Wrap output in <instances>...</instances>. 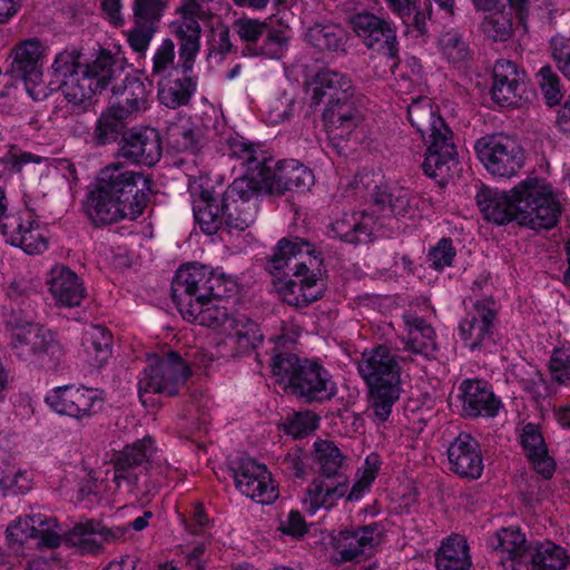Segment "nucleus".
I'll return each instance as SVG.
<instances>
[{"label":"nucleus","instance_id":"obj_1","mask_svg":"<svg viewBox=\"0 0 570 570\" xmlns=\"http://www.w3.org/2000/svg\"><path fill=\"white\" fill-rule=\"evenodd\" d=\"M476 204L489 222L505 225L514 220L537 232L553 228L562 212L552 186L539 177H528L510 191L482 188L476 194Z\"/></svg>","mask_w":570,"mask_h":570},{"label":"nucleus","instance_id":"obj_2","mask_svg":"<svg viewBox=\"0 0 570 570\" xmlns=\"http://www.w3.org/2000/svg\"><path fill=\"white\" fill-rule=\"evenodd\" d=\"M141 174L122 164L102 168L87 197L86 212L95 225L120 219H136L142 214V195L138 189Z\"/></svg>","mask_w":570,"mask_h":570},{"label":"nucleus","instance_id":"obj_3","mask_svg":"<svg viewBox=\"0 0 570 570\" xmlns=\"http://www.w3.org/2000/svg\"><path fill=\"white\" fill-rule=\"evenodd\" d=\"M399 348L377 345L365 350L357 363V371L370 391L373 414L380 423L390 417L394 403L400 399L401 363L412 361Z\"/></svg>","mask_w":570,"mask_h":570},{"label":"nucleus","instance_id":"obj_4","mask_svg":"<svg viewBox=\"0 0 570 570\" xmlns=\"http://www.w3.org/2000/svg\"><path fill=\"white\" fill-rule=\"evenodd\" d=\"M407 118L426 144L422 164L424 173L443 179L450 171V163L456 156V146L451 128L436 114L431 100L420 97L407 107Z\"/></svg>","mask_w":570,"mask_h":570},{"label":"nucleus","instance_id":"obj_5","mask_svg":"<svg viewBox=\"0 0 570 570\" xmlns=\"http://www.w3.org/2000/svg\"><path fill=\"white\" fill-rule=\"evenodd\" d=\"M272 373L284 390L307 403L331 400L335 383L326 368L296 354L281 353L272 358Z\"/></svg>","mask_w":570,"mask_h":570},{"label":"nucleus","instance_id":"obj_6","mask_svg":"<svg viewBox=\"0 0 570 570\" xmlns=\"http://www.w3.org/2000/svg\"><path fill=\"white\" fill-rule=\"evenodd\" d=\"M236 282L224 273L189 263L177 269L171 282V298L179 313H183L214 296H232L236 292Z\"/></svg>","mask_w":570,"mask_h":570},{"label":"nucleus","instance_id":"obj_7","mask_svg":"<svg viewBox=\"0 0 570 570\" xmlns=\"http://www.w3.org/2000/svg\"><path fill=\"white\" fill-rule=\"evenodd\" d=\"M10 345L22 360L33 356L41 362L56 364L60 361L63 350L55 334L35 323L31 315L21 317L12 314L8 320Z\"/></svg>","mask_w":570,"mask_h":570},{"label":"nucleus","instance_id":"obj_8","mask_svg":"<svg viewBox=\"0 0 570 570\" xmlns=\"http://www.w3.org/2000/svg\"><path fill=\"white\" fill-rule=\"evenodd\" d=\"M62 527L56 519L45 514L19 517L7 528V541L14 559L27 556L32 547L56 548L61 542Z\"/></svg>","mask_w":570,"mask_h":570},{"label":"nucleus","instance_id":"obj_9","mask_svg":"<svg viewBox=\"0 0 570 570\" xmlns=\"http://www.w3.org/2000/svg\"><path fill=\"white\" fill-rule=\"evenodd\" d=\"M105 401L102 390L80 383L52 387L45 396V403L52 412L76 421L96 416L102 411Z\"/></svg>","mask_w":570,"mask_h":570},{"label":"nucleus","instance_id":"obj_10","mask_svg":"<svg viewBox=\"0 0 570 570\" xmlns=\"http://www.w3.org/2000/svg\"><path fill=\"white\" fill-rule=\"evenodd\" d=\"M498 306L492 297L478 299L459 325V334L471 351L492 353L498 350Z\"/></svg>","mask_w":570,"mask_h":570},{"label":"nucleus","instance_id":"obj_11","mask_svg":"<svg viewBox=\"0 0 570 570\" xmlns=\"http://www.w3.org/2000/svg\"><path fill=\"white\" fill-rule=\"evenodd\" d=\"M189 376L188 365L171 350L148 354L145 358V392L173 396Z\"/></svg>","mask_w":570,"mask_h":570},{"label":"nucleus","instance_id":"obj_12","mask_svg":"<svg viewBox=\"0 0 570 570\" xmlns=\"http://www.w3.org/2000/svg\"><path fill=\"white\" fill-rule=\"evenodd\" d=\"M259 193V185L250 179H235L227 187L222 198V210L228 233L243 232L254 223Z\"/></svg>","mask_w":570,"mask_h":570},{"label":"nucleus","instance_id":"obj_13","mask_svg":"<svg viewBox=\"0 0 570 570\" xmlns=\"http://www.w3.org/2000/svg\"><path fill=\"white\" fill-rule=\"evenodd\" d=\"M474 149L485 169L493 176H514L523 166L524 156L521 147L503 135L481 137Z\"/></svg>","mask_w":570,"mask_h":570},{"label":"nucleus","instance_id":"obj_14","mask_svg":"<svg viewBox=\"0 0 570 570\" xmlns=\"http://www.w3.org/2000/svg\"><path fill=\"white\" fill-rule=\"evenodd\" d=\"M112 62L108 56H99L87 67L79 68L62 81L61 90L68 102L86 106L94 95L107 88L112 78Z\"/></svg>","mask_w":570,"mask_h":570},{"label":"nucleus","instance_id":"obj_15","mask_svg":"<svg viewBox=\"0 0 570 570\" xmlns=\"http://www.w3.org/2000/svg\"><path fill=\"white\" fill-rule=\"evenodd\" d=\"M351 28L361 42L371 51L395 60L399 53L396 28L393 22L370 11L355 13Z\"/></svg>","mask_w":570,"mask_h":570},{"label":"nucleus","instance_id":"obj_16","mask_svg":"<svg viewBox=\"0 0 570 570\" xmlns=\"http://www.w3.org/2000/svg\"><path fill=\"white\" fill-rule=\"evenodd\" d=\"M313 181L314 175L311 169L296 159H286L275 166L268 163L258 185L266 194L282 196L289 190L308 189Z\"/></svg>","mask_w":570,"mask_h":570},{"label":"nucleus","instance_id":"obj_17","mask_svg":"<svg viewBox=\"0 0 570 570\" xmlns=\"http://www.w3.org/2000/svg\"><path fill=\"white\" fill-rule=\"evenodd\" d=\"M1 230L7 243L29 255L42 254L48 248V229L31 213L8 216Z\"/></svg>","mask_w":570,"mask_h":570},{"label":"nucleus","instance_id":"obj_18","mask_svg":"<svg viewBox=\"0 0 570 570\" xmlns=\"http://www.w3.org/2000/svg\"><path fill=\"white\" fill-rule=\"evenodd\" d=\"M236 488L261 504H271L278 498V490L265 464L253 459H243L234 470Z\"/></svg>","mask_w":570,"mask_h":570},{"label":"nucleus","instance_id":"obj_19","mask_svg":"<svg viewBox=\"0 0 570 570\" xmlns=\"http://www.w3.org/2000/svg\"><path fill=\"white\" fill-rule=\"evenodd\" d=\"M129 530V525L106 527L99 521L85 520L76 523L71 530L62 529V537L67 543L76 547L82 553H96L105 544L122 539Z\"/></svg>","mask_w":570,"mask_h":570},{"label":"nucleus","instance_id":"obj_20","mask_svg":"<svg viewBox=\"0 0 570 570\" xmlns=\"http://www.w3.org/2000/svg\"><path fill=\"white\" fill-rule=\"evenodd\" d=\"M525 73L511 60L500 59L493 67L491 96L502 107H520L525 91Z\"/></svg>","mask_w":570,"mask_h":570},{"label":"nucleus","instance_id":"obj_21","mask_svg":"<svg viewBox=\"0 0 570 570\" xmlns=\"http://www.w3.org/2000/svg\"><path fill=\"white\" fill-rule=\"evenodd\" d=\"M451 472L461 479L473 481L481 478L484 469L479 442L468 433H460L448 446Z\"/></svg>","mask_w":570,"mask_h":570},{"label":"nucleus","instance_id":"obj_22","mask_svg":"<svg viewBox=\"0 0 570 570\" xmlns=\"http://www.w3.org/2000/svg\"><path fill=\"white\" fill-rule=\"evenodd\" d=\"M417 198L410 189L399 185H380L372 195V215L382 218H412L416 214Z\"/></svg>","mask_w":570,"mask_h":570},{"label":"nucleus","instance_id":"obj_23","mask_svg":"<svg viewBox=\"0 0 570 570\" xmlns=\"http://www.w3.org/2000/svg\"><path fill=\"white\" fill-rule=\"evenodd\" d=\"M331 140L347 139L363 122L364 115L353 96L327 105L322 114Z\"/></svg>","mask_w":570,"mask_h":570},{"label":"nucleus","instance_id":"obj_24","mask_svg":"<svg viewBox=\"0 0 570 570\" xmlns=\"http://www.w3.org/2000/svg\"><path fill=\"white\" fill-rule=\"evenodd\" d=\"M459 397L464 417H493L502 405L488 383L481 380H464L459 386Z\"/></svg>","mask_w":570,"mask_h":570},{"label":"nucleus","instance_id":"obj_25","mask_svg":"<svg viewBox=\"0 0 570 570\" xmlns=\"http://www.w3.org/2000/svg\"><path fill=\"white\" fill-rule=\"evenodd\" d=\"M46 48L36 38L26 39L13 49V71L22 78L30 96H33V89L41 83Z\"/></svg>","mask_w":570,"mask_h":570},{"label":"nucleus","instance_id":"obj_26","mask_svg":"<svg viewBox=\"0 0 570 570\" xmlns=\"http://www.w3.org/2000/svg\"><path fill=\"white\" fill-rule=\"evenodd\" d=\"M381 542V527L379 523H371L356 529H345L334 538V548L341 561L355 560Z\"/></svg>","mask_w":570,"mask_h":570},{"label":"nucleus","instance_id":"obj_27","mask_svg":"<svg viewBox=\"0 0 570 570\" xmlns=\"http://www.w3.org/2000/svg\"><path fill=\"white\" fill-rule=\"evenodd\" d=\"M204 139V124L187 114L179 112L167 127V144L177 153L196 154L203 147Z\"/></svg>","mask_w":570,"mask_h":570},{"label":"nucleus","instance_id":"obj_28","mask_svg":"<svg viewBox=\"0 0 570 570\" xmlns=\"http://www.w3.org/2000/svg\"><path fill=\"white\" fill-rule=\"evenodd\" d=\"M406 336L402 338L403 347L399 351L405 355H421L424 358H432L436 352V340L434 328L422 317L405 313L403 315Z\"/></svg>","mask_w":570,"mask_h":570},{"label":"nucleus","instance_id":"obj_29","mask_svg":"<svg viewBox=\"0 0 570 570\" xmlns=\"http://www.w3.org/2000/svg\"><path fill=\"white\" fill-rule=\"evenodd\" d=\"M296 279L289 281L282 291L283 301L297 308L306 307L323 294V283L306 262L298 263L294 274Z\"/></svg>","mask_w":570,"mask_h":570},{"label":"nucleus","instance_id":"obj_30","mask_svg":"<svg viewBox=\"0 0 570 570\" xmlns=\"http://www.w3.org/2000/svg\"><path fill=\"white\" fill-rule=\"evenodd\" d=\"M312 87V105L321 104L331 105L353 96L354 89L352 79L343 72L322 69L313 78Z\"/></svg>","mask_w":570,"mask_h":570},{"label":"nucleus","instance_id":"obj_31","mask_svg":"<svg viewBox=\"0 0 570 570\" xmlns=\"http://www.w3.org/2000/svg\"><path fill=\"white\" fill-rule=\"evenodd\" d=\"M347 493V479L314 478L306 488L304 504L308 513L330 510Z\"/></svg>","mask_w":570,"mask_h":570},{"label":"nucleus","instance_id":"obj_32","mask_svg":"<svg viewBox=\"0 0 570 570\" xmlns=\"http://www.w3.org/2000/svg\"><path fill=\"white\" fill-rule=\"evenodd\" d=\"M48 288L57 304L66 307L79 306L86 294L78 275L63 265H57L51 269Z\"/></svg>","mask_w":570,"mask_h":570},{"label":"nucleus","instance_id":"obj_33","mask_svg":"<svg viewBox=\"0 0 570 570\" xmlns=\"http://www.w3.org/2000/svg\"><path fill=\"white\" fill-rule=\"evenodd\" d=\"M306 253L312 267L318 268L322 263L321 253L315 246L301 237H284L278 240L271 259L267 262V269L272 273H281L288 266L292 258Z\"/></svg>","mask_w":570,"mask_h":570},{"label":"nucleus","instance_id":"obj_34","mask_svg":"<svg viewBox=\"0 0 570 570\" xmlns=\"http://www.w3.org/2000/svg\"><path fill=\"white\" fill-rule=\"evenodd\" d=\"M127 106L117 105L109 107L97 120L95 138L98 144L106 145L118 139L127 119L134 111L139 110L138 98H126Z\"/></svg>","mask_w":570,"mask_h":570},{"label":"nucleus","instance_id":"obj_35","mask_svg":"<svg viewBox=\"0 0 570 570\" xmlns=\"http://www.w3.org/2000/svg\"><path fill=\"white\" fill-rule=\"evenodd\" d=\"M197 85L198 78L195 75L164 76L158 80V100L170 109L187 106L197 90Z\"/></svg>","mask_w":570,"mask_h":570},{"label":"nucleus","instance_id":"obj_36","mask_svg":"<svg viewBox=\"0 0 570 570\" xmlns=\"http://www.w3.org/2000/svg\"><path fill=\"white\" fill-rule=\"evenodd\" d=\"M228 298L229 296H214L200 305L195 304V307L180 314L188 322L198 323L202 326L218 330L223 333L233 316L229 312Z\"/></svg>","mask_w":570,"mask_h":570},{"label":"nucleus","instance_id":"obj_37","mask_svg":"<svg viewBox=\"0 0 570 570\" xmlns=\"http://www.w3.org/2000/svg\"><path fill=\"white\" fill-rule=\"evenodd\" d=\"M313 465L318 476L343 480L347 479V456L331 440L317 439L313 444Z\"/></svg>","mask_w":570,"mask_h":570},{"label":"nucleus","instance_id":"obj_38","mask_svg":"<svg viewBox=\"0 0 570 570\" xmlns=\"http://www.w3.org/2000/svg\"><path fill=\"white\" fill-rule=\"evenodd\" d=\"M521 445L533 469L546 480L552 478L556 463L548 453L547 444L538 425L533 423L524 425L521 433Z\"/></svg>","mask_w":570,"mask_h":570},{"label":"nucleus","instance_id":"obj_39","mask_svg":"<svg viewBox=\"0 0 570 570\" xmlns=\"http://www.w3.org/2000/svg\"><path fill=\"white\" fill-rule=\"evenodd\" d=\"M377 219L367 212L353 213L344 215L332 224V232L335 237L350 244H360L371 240L374 225ZM381 226L383 224L380 223Z\"/></svg>","mask_w":570,"mask_h":570},{"label":"nucleus","instance_id":"obj_40","mask_svg":"<svg viewBox=\"0 0 570 570\" xmlns=\"http://www.w3.org/2000/svg\"><path fill=\"white\" fill-rule=\"evenodd\" d=\"M236 354H245L254 350L263 340V334L254 321L244 314H233L230 322L223 332Z\"/></svg>","mask_w":570,"mask_h":570},{"label":"nucleus","instance_id":"obj_41","mask_svg":"<svg viewBox=\"0 0 570 570\" xmlns=\"http://www.w3.org/2000/svg\"><path fill=\"white\" fill-rule=\"evenodd\" d=\"M86 362L95 368L102 367L112 354V335L101 325H90L83 333Z\"/></svg>","mask_w":570,"mask_h":570},{"label":"nucleus","instance_id":"obj_42","mask_svg":"<svg viewBox=\"0 0 570 570\" xmlns=\"http://www.w3.org/2000/svg\"><path fill=\"white\" fill-rule=\"evenodd\" d=\"M471 566L469 546L464 537L453 534L442 541V546L435 553L438 570H470Z\"/></svg>","mask_w":570,"mask_h":570},{"label":"nucleus","instance_id":"obj_43","mask_svg":"<svg viewBox=\"0 0 570 570\" xmlns=\"http://www.w3.org/2000/svg\"><path fill=\"white\" fill-rule=\"evenodd\" d=\"M230 156L240 161L246 173L239 179H250L252 183L259 181L268 163H273L266 155L250 142L243 139H234L229 144Z\"/></svg>","mask_w":570,"mask_h":570},{"label":"nucleus","instance_id":"obj_44","mask_svg":"<svg viewBox=\"0 0 570 570\" xmlns=\"http://www.w3.org/2000/svg\"><path fill=\"white\" fill-rule=\"evenodd\" d=\"M194 216L200 229L207 235L226 230L222 203L218 204L208 190H203L194 202Z\"/></svg>","mask_w":570,"mask_h":570},{"label":"nucleus","instance_id":"obj_45","mask_svg":"<svg viewBox=\"0 0 570 570\" xmlns=\"http://www.w3.org/2000/svg\"><path fill=\"white\" fill-rule=\"evenodd\" d=\"M306 40L321 51L344 52L346 33L338 24H315L307 30Z\"/></svg>","mask_w":570,"mask_h":570},{"label":"nucleus","instance_id":"obj_46","mask_svg":"<svg viewBox=\"0 0 570 570\" xmlns=\"http://www.w3.org/2000/svg\"><path fill=\"white\" fill-rule=\"evenodd\" d=\"M492 546L494 551L501 554V558H508L514 562L523 561L530 550L524 534L514 528H504L498 531Z\"/></svg>","mask_w":570,"mask_h":570},{"label":"nucleus","instance_id":"obj_47","mask_svg":"<svg viewBox=\"0 0 570 570\" xmlns=\"http://www.w3.org/2000/svg\"><path fill=\"white\" fill-rule=\"evenodd\" d=\"M570 558L564 548L551 541L537 543L531 554V570H564Z\"/></svg>","mask_w":570,"mask_h":570},{"label":"nucleus","instance_id":"obj_48","mask_svg":"<svg viewBox=\"0 0 570 570\" xmlns=\"http://www.w3.org/2000/svg\"><path fill=\"white\" fill-rule=\"evenodd\" d=\"M180 38L179 47V63L175 67L176 73L194 75L193 67L196 56L199 51V38L200 33L197 32V27L189 24L186 28V32L177 31Z\"/></svg>","mask_w":570,"mask_h":570},{"label":"nucleus","instance_id":"obj_49","mask_svg":"<svg viewBox=\"0 0 570 570\" xmlns=\"http://www.w3.org/2000/svg\"><path fill=\"white\" fill-rule=\"evenodd\" d=\"M142 463V444L136 442L132 446H126L115 459L114 465V481L118 484L120 480H127L128 482H136L137 474L132 473L131 470L136 469Z\"/></svg>","mask_w":570,"mask_h":570},{"label":"nucleus","instance_id":"obj_50","mask_svg":"<svg viewBox=\"0 0 570 570\" xmlns=\"http://www.w3.org/2000/svg\"><path fill=\"white\" fill-rule=\"evenodd\" d=\"M380 465L381 462L377 455L371 454L366 456L364 464L357 471L356 481L350 490L347 489V493L345 494L347 501H357L364 497L376 479Z\"/></svg>","mask_w":570,"mask_h":570},{"label":"nucleus","instance_id":"obj_51","mask_svg":"<svg viewBox=\"0 0 570 570\" xmlns=\"http://www.w3.org/2000/svg\"><path fill=\"white\" fill-rule=\"evenodd\" d=\"M390 61V69L399 81L400 90L412 91L422 85L421 66L415 58H411L405 65L400 62L399 57Z\"/></svg>","mask_w":570,"mask_h":570},{"label":"nucleus","instance_id":"obj_52","mask_svg":"<svg viewBox=\"0 0 570 570\" xmlns=\"http://www.w3.org/2000/svg\"><path fill=\"white\" fill-rule=\"evenodd\" d=\"M481 29L493 41H507L513 33V24L508 13L498 11L487 16Z\"/></svg>","mask_w":570,"mask_h":570},{"label":"nucleus","instance_id":"obj_53","mask_svg":"<svg viewBox=\"0 0 570 570\" xmlns=\"http://www.w3.org/2000/svg\"><path fill=\"white\" fill-rule=\"evenodd\" d=\"M537 79L546 104L550 107L557 106L563 97L558 73L547 65L538 71Z\"/></svg>","mask_w":570,"mask_h":570},{"label":"nucleus","instance_id":"obj_54","mask_svg":"<svg viewBox=\"0 0 570 570\" xmlns=\"http://www.w3.org/2000/svg\"><path fill=\"white\" fill-rule=\"evenodd\" d=\"M444 56L453 63L466 62L472 58V51L462 36L456 31H448L441 38Z\"/></svg>","mask_w":570,"mask_h":570},{"label":"nucleus","instance_id":"obj_55","mask_svg":"<svg viewBox=\"0 0 570 570\" xmlns=\"http://www.w3.org/2000/svg\"><path fill=\"white\" fill-rule=\"evenodd\" d=\"M145 472L149 474L155 485H160L163 479L166 475L168 466L161 454H158V450L155 446V441L149 436L145 435Z\"/></svg>","mask_w":570,"mask_h":570},{"label":"nucleus","instance_id":"obj_56","mask_svg":"<svg viewBox=\"0 0 570 570\" xmlns=\"http://www.w3.org/2000/svg\"><path fill=\"white\" fill-rule=\"evenodd\" d=\"M118 155L131 164L141 161L142 128L134 127L124 132Z\"/></svg>","mask_w":570,"mask_h":570},{"label":"nucleus","instance_id":"obj_57","mask_svg":"<svg viewBox=\"0 0 570 570\" xmlns=\"http://www.w3.org/2000/svg\"><path fill=\"white\" fill-rule=\"evenodd\" d=\"M456 250L451 238L443 237L429 250L428 262L431 268L443 271L452 265Z\"/></svg>","mask_w":570,"mask_h":570},{"label":"nucleus","instance_id":"obj_58","mask_svg":"<svg viewBox=\"0 0 570 570\" xmlns=\"http://www.w3.org/2000/svg\"><path fill=\"white\" fill-rule=\"evenodd\" d=\"M31 489V480L27 472L0 471V494H20Z\"/></svg>","mask_w":570,"mask_h":570},{"label":"nucleus","instance_id":"obj_59","mask_svg":"<svg viewBox=\"0 0 570 570\" xmlns=\"http://www.w3.org/2000/svg\"><path fill=\"white\" fill-rule=\"evenodd\" d=\"M318 425L317 416L311 412H298L288 417L285 429L294 438H302L315 431Z\"/></svg>","mask_w":570,"mask_h":570},{"label":"nucleus","instance_id":"obj_60","mask_svg":"<svg viewBox=\"0 0 570 570\" xmlns=\"http://www.w3.org/2000/svg\"><path fill=\"white\" fill-rule=\"evenodd\" d=\"M549 370L553 381L559 384L570 385V353L562 348L553 350Z\"/></svg>","mask_w":570,"mask_h":570},{"label":"nucleus","instance_id":"obj_61","mask_svg":"<svg viewBox=\"0 0 570 570\" xmlns=\"http://www.w3.org/2000/svg\"><path fill=\"white\" fill-rule=\"evenodd\" d=\"M234 27L244 42L254 45L261 38H264L268 24L257 19L240 18L235 21Z\"/></svg>","mask_w":570,"mask_h":570},{"label":"nucleus","instance_id":"obj_62","mask_svg":"<svg viewBox=\"0 0 570 570\" xmlns=\"http://www.w3.org/2000/svg\"><path fill=\"white\" fill-rule=\"evenodd\" d=\"M83 67H87V65L79 62V52L75 49L60 52L52 63L55 75L62 77L63 80L70 75H76L79 68Z\"/></svg>","mask_w":570,"mask_h":570},{"label":"nucleus","instance_id":"obj_63","mask_svg":"<svg viewBox=\"0 0 570 570\" xmlns=\"http://www.w3.org/2000/svg\"><path fill=\"white\" fill-rule=\"evenodd\" d=\"M43 158L32 153L22 151L16 147H11L8 153L1 158L2 165L11 171H21L28 164H40Z\"/></svg>","mask_w":570,"mask_h":570},{"label":"nucleus","instance_id":"obj_64","mask_svg":"<svg viewBox=\"0 0 570 570\" xmlns=\"http://www.w3.org/2000/svg\"><path fill=\"white\" fill-rule=\"evenodd\" d=\"M286 41L287 39L281 30L272 29L268 26L257 53L269 58H279L283 55Z\"/></svg>","mask_w":570,"mask_h":570}]
</instances>
